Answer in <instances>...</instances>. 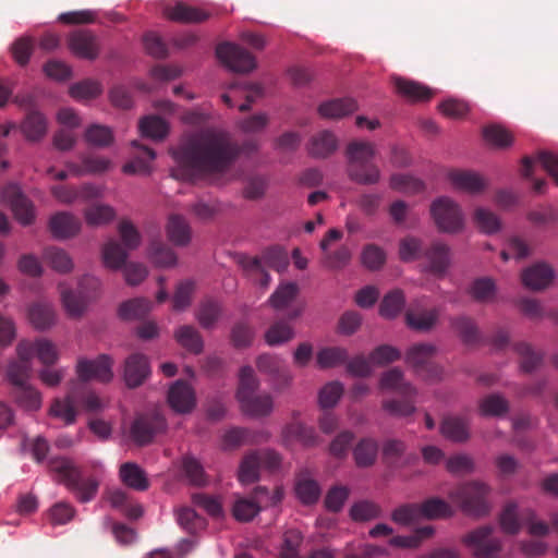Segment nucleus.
I'll use <instances>...</instances> for the list:
<instances>
[{"instance_id": "obj_1", "label": "nucleus", "mask_w": 558, "mask_h": 558, "mask_svg": "<svg viewBox=\"0 0 558 558\" xmlns=\"http://www.w3.org/2000/svg\"><path fill=\"white\" fill-rule=\"evenodd\" d=\"M254 142L239 147L226 134L214 130H202L184 137L172 150V156L184 178L217 174L227 171L239 154L255 151Z\"/></svg>"}, {"instance_id": "obj_2", "label": "nucleus", "mask_w": 558, "mask_h": 558, "mask_svg": "<svg viewBox=\"0 0 558 558\" xmlns=\"http://www.w3.org/2000/svg\"><path fill=\"white\" fill-rule=\"evenodd\" d=\"M48 468L56 480L71 492L77 501H92L99 488V481L94 476L85 477L72 460L65 457H54L48 461Z\"/></svg>"}, {"instance_id": "obj_3", "label": "nucleus", "mask_w": 558, "mask_h": 558, "mask_svg": "<svg viewBox=\"0 0 558 558\" xmlns=\"http://www.w3.org/2000/svg\"><path fill=\"white\" fill-rule=\"evenodd\" d=\"M376 147L366 141H352L345 148L347 174L349 179L361 185H375L380 181L381 172L373 161Z\"/></svg>"}, {"instance_id": "obj_4", "label": "nucleus", "mask_w": 558, "mask_h": 558, "mask_svg": "<svg viewBox=\"0 0 558 558\" xmlns=\"http://www.w3.org/2000/svg\"><path fill=\"white\" fill-rule=\"evenodd\" d=\"M490 487L480 481L462 483L451 489L448 494L452 502L468 515L485 517L490 511L488 496Z\"/></svg>"}, {"instance_id": "obj_5", "label": "nucleus", "mask_w": 558, "mask_h": 558, "mask_svg": "<svg viewBox=\"0 0 558 558\" xmlns=\"http://www.w3.org/2000/svg\"><path fill=\"white\" fill-rule=\"evenodd\" d=\"M118 231L123 246L111 239L104 245L101 252L105 266L112 270L122 268L128 258V251H133L141 244V234L130 220H121Z\"/></svg>"}, {"instance_id": "obj_6", "label": "nucleus", "mask_w": 558, "mask_h": 558, "mask_svg": "<svg viewBox=\"0 0 558 558\" xmlns=\"http://www.w3.org/2000/svg\"><path fill=\"white\" fill-rule=\"evenodd\" d=\"M100 287L99 280L90 275H85L78 282V291L74 292L64 284L59 286L62 304L65 312L72 318H78L84 313L87 302L94 298Z\"/></svg>"}, {"instance_id": "obj_7", "label": "nucleus", "mask_w": 558, "mask_h": 558, "mask_svg": "<svg viewBox=\"0 0 558 558\" xmlns=\"http://www.w3.org/2000/svg\"><path fill=\"white\" fill-rule=\"evenodd\" d=\"M430 214L437 229L444 233H458L464 228V217L460 206L449 197L433 202Z\"/></svg>"}, {"instance_id": "obj_8", "label": "nucleus", "mask_w": 558, "mask_h": 558, "mask_svg": "<svg viewBox=\"0 0 558 558\" xmlns=\"http://www.w3.org/2000/svg\"><path fill=\"white\" fill-rule=\"evenodd\" d=\"M493 532L489 525L480 526L463 535L461 542L472 550L475 558H498L501 542L493 536Z\"/></svg>"}, {"instance_id": "obj_9", "label": "nucleus", "mask_w": 558, "mask_h": 558, "mask_svg": "<svg viewBox=\"0 0 558 558\" xmlns=\"http://www.w3.org/2000/svg\"><path fill=\"white\" fill-rule=\"evenodd\" d=\"M437 349L430 343H417L409 348L405 356L407 363L412 366L415 373L426 379H438L441 369L432 359Z\"/></svg>"}, {"instance_id": "obj_10", "label": "nucleus", "mask_w": 558, "mask_h": 558, "mask_svg": "<svg viewBox=\"0 0 558 558\" xmlns=\"http://www.w3.org/2000/svg\"><path fill=\"white\" fill-rule=\"evenodd\" d=\"M1 201L11 208L20 223L28 226L34 221V205L16 183H8L2 187Z\"/></svg>"}, {"instance_id": "obj_11", "label": "nucleus", "mask_w": 558, "mask_h": 558, "mask_svg": "<svg viewBox=\"0 0 558 558\" xmlns=\"http://www.w3.org/2000/svg\"><path fill=\"white\" fill-rule=\"evenodd\" d=\"M112 366L113 360L108 354H100L95 360L82 357L77 361L76 374L82 383L94 379L108 384L113 378Z\"/></svg>"}, {"instance_id": "obj_12", "label": "nucleus", "mask_w": 558, "mask_h": 558, "mask_svg": "<svg viewBox=\"0 0 558 558\" xmlns=\"http://www.w3.org/2000/svg\"><path fill=\"white\" fill-rule=\"evenodd\" d=\"M167 427L165 417L158 413L142 414L135 417L130 427V437L138 446L153 441L154 437Z\"/></svg>"}, {"instance_id": "obj_13", "label": "nucleus", "mask_w": 558, "mask_h": 558, "mask_svg": "<svg viewBox=\"0 0 558 558\" xmlns=\"http://www.w3.org/2000/svg\"><path fill=\"white\" fill-rule=\"evenodd\" d=\"M216 56L234 72L247 73L256 68L255 58L247 50L232 43L218 45Z\"/></svg>"}, {"instance_id": "obj_14", "label": "nucleus", "mask_w": 558, "mask_h": 558, "mask_svg": "<svg viewBox=\"0 0 558 558\" xmlns=\"http://www.w3.org/2000/svg\"><path fill=\"white\" fill-rule=\"evenodd\" d=\"M257 369L269 377L275 390H282L292 381V375L286 367L284 362L271 354H262L256 360Z\"/></svg>"}, {"instance_id": "obj_15", "label": "nucleus", "mask_w": 558, "mask_h": 558, "mask_svg": "<svg viewBox=\"0 0 558 558\" xmlns=\"http://www.w3.org/2000/svg\"><path fill=\"white\" fill-rule=\"evenodd\" d=\"M72 53L81 59L94 60L100 52V43L96 34L89 29H76L68 38Z\"/></svg>"}, {"instance_id": "obj_16", "label": "nucleus", "mask_w": 558, "mask_h": 558, "mask_svg": "<svg viewBox=\"0 0 558 558\" xmlns=\"http://www.w3.org/2000/svg\"><path fill=\"white\" fill-rule=\"evenodd\" d=\"M16 352L20 361L10 363L7 371L8 378L14 388L27 384L31 372L29 361L33 357L32 342L26 340L20 341L16 347Z\"/></svg>"}, {"instance_id": "obj_17", "label": "nucleus", "mask_w": 558, "mask_h": 558, "mask_svg": "<svg viewBox=\"0 0 558 558\" xmlns=\"http://www.w3.org/2000/svg\"><path fill=\"white\" fill-rule=\"evenodd\" d=\"M168 403L179 414H186L196 407V393L194 388L185 380L173 383L168 391Z\"/></svg>"}, {"instance_id": "obj_18", "label": "nucleus", "mask_w": 558, "mask_h": 558, "mask_svg": "<svg viewBox=\"0 0 558 558\" xmlns=\"http://www.w3.org/2000/svg\"><path fill=\"white\" fill-rule=\"evenodd\" d=\"M150 375L148 357L142 353H133L124 361L123 378L129 388L141 386Z\"/></svg>"}, {"instance_id": "obj_19", "label": "nucleus", "mask_w": 558, "mask_h": 558, "mask_svg": "<svg viewBox=\"0 0 558 558\" xmlns=\"http://www.w3.org/2000/svg\"><path fill=\"white\" fill-rule=\"evenodd\" d=\"M383 462L392 469H401L417 459L415 453H407V444L403 440L389 438L381 445Z\"/></svg>"}, {"instance_id": "obj_20", "label": "nucleus", "mask_w": 558, "mask_h": 558, "mask_svg": "<svg viewBox=\"0 0 558 558\" xmlns=\"http://www.w3.org/2000/svg\"><path fill=\"white\" fill-rule=\"evenodd\" d=\"M423 258L429 272L442 277L450 266V247L440 241H434L425 247Z\"/></svg>"}, {"instance_id": "obj_21", "label": "nucleus", "mask_w": 558, "mask_h": 558, "mask_svg": "<svg viewBox=\"0 0 558 558\" xmlns=\"http://www.w3.org/2000/svg\"><path fill=\"white\" fill-rule=\"evenodd\" d=\"M439 316L437 308H426L421 301H415L405 313L407 325L417 331H428Z\"/></svg>"}, {"instance_id": "obj_22", "label": "nucleus", "mask_w": 558, "mask_h": 558, "mask_svg": "<svg viewBox=\"0 0 558 558\" xmlns=\"http://www.w3.org/2000/svg\"><path fill=\"white\" fill-rule=\"evenodd\" d=\"M392 83L396 93L411 102L428 101L434 96V92L428 86L410 78L396 76Z\"/></svg>"}, {"instance_id": "obj_23", "label": "nucleus", "mask_w": 558, "mask_h": 558, "mask_svg": "<svg viewBox=\"0 0 558 558\" xmlns=\"http://www.w3.org/2000/svg\"><path fill=\"white\" fill-rule=\"evenodd\" d=\"M78 385H81L78 381H73L65 398L54 399L49 409V414L61 420L65 425H72L76 421L77 411L75 403L78 400V396L75 387Z\"/></svg>"}, {"instance_id": "obj_24", "label": "nucleus", "mask_w": 558, "mask_h": 558, "mask_svg": "<svg viewBox=\"0 0 558 558\" xmlns=\"http://www.w3.org/2000/svg\"><path fill=\"white\" fill-rule=\"evenodd\" d=\"M81 220L68 211L57 213L51 216L49 220V230L51 234L59 240L75 236L81 231Z\"/></svg>"}, {"instance_id": "obj_25", "label": "nucleus", "mask_w": 558, "mask_h": 558, "mask_svg": "<svg viewBox=\"0 0 558 558\" xmlns=\"http://www.w3.org/2000/svg\"><path fill=\"white\" fill-rule=\"evenodd\" d=\"M555 271L546 263H536L523 270L521 279L523 284L531 290H544L554 280Z\"/></svg>"}, {"instance_id": "obj_26", "label": "nucleus", "mask_w": 558, "mask_h": 558, "mask_svg": "<svg viewBox=\"0 0 558 558\" xmlns=\"http://www.w3.org/2000/svg\"><path fill=\"white\" fill-rule=\"evenodd\" d=\"M536 163H538L558 185V156L549 151H539L536 157H524L521 168L522 175L531 178L533 167Z\"/></svg>"}, {"instance_id": "obj_27", "label": "nucleus", "mask_w": 558, "mask_h": 558, "mask_svg": "<svg viewBox=\"0 0 558 558\" xmlns=\"http://www.w3.org/2000/svg\"><path fill=\"white\" fill-rule=\"evenodd\" d=\"M165 15L175 22L181 23H201L209 19V12L189 5L184 2H178L174 5H168L165 9Z\"/></svg>"}, {"instance_id": "obj_28", "label": "nucleus", "mask_w": 558, "mask_h": 558, "mask_svg": "<svg viewBox=\"0 0 558 558\" xmlns=\"http://www.w3.org/2000/svg\"><path fill=\"white\" fill-rule=\"evenodd\" d=\"M379 388L399 396L417 395L416 388L404 379L403 372L397 367L383 373L379 379Z\"/></svg>"}, {"instance_id": "obj_29", "label": "nucleus", "mask_w": 558, "mask_h": 558, "mask_svg": "<svg viewBox=\"0 0 558 558\" xmlns=\"http://www.w3.org/2000/svg\"><path fill=\"white\" fill-rule=\"evenodd\" d=\"M448 178L456 189L470 194L481 193L486 187L484 178L473 171L453 170L449 172Z\"/></svg>"}, {"instance_id": "obj_30", "label": "nucleus", "mask_w": 558, "mask_h": 558, "mask_svg": "<svg viewBox=\"0 0 558 558\" xmlns=\"http://www.w3.org/2000/svg\"><path fill=\"white\" fill-rule=\"evenodd\" d=\"M119 476L121 482L131 489L145 492L149 487V480L145 471L134 462L121 464Z\"/></svg>"}, {"instance_id": "obj_31", "label": "nucleus", "mask_w": 558, "mask_h": 558, "mask_svg": "<svg viewBox=\"0 0 558 558\" xmlns=\"http://www.w3.org/2000/svg\"><path fill=\"white\" fill-rule=\"evenodd\" d=\"M338 148V140L330 131H320L308 142V154L314 158H326Z\"/></svg>"}, {"instance_id": "obj_32", "label": "nucleus", "mask_w": 558, "mask_h": 558, "mask_svg": "<svg viewBox=\"0 0 558 558\" xmlns=\"http://www.w3.org/2000/svg\"><path fill=\"white\" fill-rule=\"evenodd\" d=\"M435 529L432 525L417 527L410 535H396L389 539V545L395 548L416 549L423 542L434 536Z\"/></svg>"}, {"instance_id": "obj_33", "label": "nucleus", "mask_w": 558, "mask_h": 558, "mask_svg": "<svg viewBox=\"0 0 558 558\" xmlns=\"http://www.w3.org/2000/svg\"><path fill=\"white\" fill-rule=\"evenodd\" d=\"M133 146L138 147V154L129 162H126L122 170L126 174H149L151 171L150 162L156 158V153L147 147L140 145L134 141Z\"/></svg>"}, {"instance_id": "obj_34", "label": "nucleus", "mask_w": 558, "mask_h": 558, "mask_svg": "<svg viewBox=\"0 0 558 558\" xmlns=\"http://www.w3.org/2000/svg\"><path fill=\"white\" fill-rule=\"evenodd\" d=\"M242 411L253 417L267 416L271 413L274 401L270 395H254L239 400Z\"/></svg>"}, {"instance_id": "obj_35", "label": "nucleus", "mask_w": 558, "mask_h": 558, "mask_svg": "<svg viewBox=\"0 0 558 558\" xmlns=\"http://www.w3.org/2000/svg\"><path fill=\"white\" fill-rule=\"evenodd\" d=\"M440 432L452 441L463 442L470 437L469 420L463 416H447L442 420Z\"/></svg>"}, {"instance_id": "obj_36", "label": "nucleus", "mask_w": 558, "mask_h": 558, "mask_svg": "<svg viewBox=\"0 0 558 558\" xmlns=\"http://www.w3.org/2000/svg\"><path fill=\"white\" fill-rule=\"evenodd\" d=\"M21 131L27 141H40L47 133L46 118L40 112L31 110L21 123Z\"/></svg>"}, {"instance_id": "obj_37", "label": "nucleus", "mask_w": 558, "mask_h": 558, "mask_svg": "<svg viewBox=\"0 0 558 558\" xmlns=\"http://www.w3.org/2000/svg\"><path fill=\"white\" fill-rule=\"evenodd\" d=\"M357 109L356 102L352 98H337L323 102L318 107V112L326 119H341L351 114Z\"/></svg>"}, {"instance_id": "obj_38", "label": "nucleus", "mask_w": 558, "mask_h": 558, "mask_svg": "<svg viewBox=\"0 0 558 558\" xmlns=\"http://www.w3.org/2000/svg\"><path fill=\"white\" fill-rule=\"evenodd\" d=\"M378 456V444L374 438H362L353 449V458L359 468H371Z\"/></svg>"}, {"instance_id": "obj_39", "label": "nucleus", "mask_w": 558, "mask_h": 558, "mask_svg": "<svg viewBox=\"0 0 558 558\" xmlns=\"http://www.w3.org/2000/svg\"><path fill=\"white\" fill-rule=\"evenodd\" d=\"M167 234L174 245L185 246L191 241L190 225L184 217L173 214L168 219Z\"/></svg>"}, {"instance_id": "obj_40", "label": "nucleus", "mask_w": 558, "mask_h": 558, "mask_svg": "<svg viewBox=\"0 0 558 558\" xmlns=\"http://www.w3.org/2000/svg\"><path fill=\"white\" fill-rule=\"evenodd\" d=\"M421 518L428 520L446 519L453 515V509L444 499L432 497L418 504Z\"/></svg>"}, {"instance_id": "obj_41", "label": "nucleus", "mask_w": 558, "mask_h": 558, "mask_svg": "<svg viewBox=\"0 0 558 558\" xmlns=\"http://www.w3.org/2000/svg\"><path fill=\"white\" fill-rule=\"evenodd\" d=\"M298 294L299 286L295 282H284L278 286L268 302L276 311H282L292 305Z\"/></svg>"}, {"instance_id": "obj_42", "label": "nucleus", "mask_w": 558, "mask_h": 558, "mask_svg": "<svg viewBox=\"0 0 558 558\" xmlns=\"http://www.w3.org/2000/svg\"><path fill=\"white\" fill-rule=\"evenodd\" d=\"M401 399H386L381 402V408L389 415L395 417H407L416 411V395L400 396Z\"/></svg>"}, {"instance_id": "obj_43", "label": "nucleus", "mask_w": 558, "mask_h": 558, "mask_svg": "<svg viewBox=\"0 0 558 558\" xmlns=\"http://www.w3.org/2000/svg\"><path fill=\"white\" fill-rule=\"evenodd\" d=\"M140 132L144 137H148L155 141L163 140L168 132L169 125L168 123L157 116H147L141 119Z\"/></svg>"}, {"instance_id": "obj_44", "label": "nucleus", "mask_w": 558, "mask_h": 558, "mask_svg": "<svg viewBox=\"0 0 558 558\" xmlns=\"http://www.w3.org/2000/svg\"><path fill=\"white\" fill-rule=\"evenodd\" d=\"M178 343L187 351L198 354L203 351L204 342L201 333L192 326H181L174 333Z\"/></svg>"}, {"instance_id": "obj_45", "label": "nucleus", "mask_w": 558, "mask_h": 558, "mask_svg": "<svg viewBox=\"0 0 558 558\" xmlns=\"http://www.w3.org/2000/svg\"><path fill=\"white\" fill-rule=\"evenodd\" d=\"M241 266L246 275L262 288H267L270 283V275L267 268L264 267L263 262L258 257H243Z\"/></svg>"}, {"instance_id": "obj_46", "label": "nucleus", "mask_w": 558, "mask_h": 558, "mask_svg": "<svg viewBox=\"0 0 558 558\" xmlns=\"http://www.w3.org/2000/svg\"><path fill=\"white\" fill-rule=\"evenodd\" d=\"M28 318L36 329H46L54 324L53 307L47 303H35L28 310Z\"/></svg>"}, {"instance_id": "obj_47", "label": "nucleus", "mask_w": 558, "mask_h": 558, "mask_svg": "<svg viewBox=\"0 0 558 558\" xmlns=\"http://www.w3.org/2000/svg\"><path fill=\"white\" fill-rule=\"evenodd\" d=\"M349 354L344 348L328 347L318 351L317 365L320 368H332L348 362Z\"/></svg>"}, {"instance_id": "obj_48", "label": "nucleus", "mask_w": 558, "mask_h": 558, "mask_svg": "<svg viewBox=\"0 0 558 558\" xmlns=\"http://www.w3.org/2000/svg\"><path fill=\"white\" fill-rule=\"evenodd\" d=\"M153 303L145 298H136L122 303L119 307V316L122 319H137L147 315L151 310Z\"/></svg>"}, {"instance_id": "obj_49", "label": "nucleus", "mask_w": 558, "mask_h": 558, "mask_svg": "<svg viewBox=\"0 0 558 558\" xmlns=\"http://www.w3.org/2000/svg\"><path fill=\"white\" fill-rule=\"evenodd\" d=\"M262 469L258 456L254 451L246 453L239 466L238 478L242 484H251L259 478Z\"/></svg>"}, {"instance_id": "obj_50", "label": "nucleus", "mask_w": 558, "mask_h": 558, "mask_svg": "<svg viewBox=\"0 0 558 558\" xmlns=\"http://www.w3.org/2000/svg\"><path fill=\"white\" fill-rule=\"evenodd\" d=\"M258 387L259 380L257 379L253 367L250 365L241 367L239 372V387L236 391L238 400L254 396Z\"/></svg>"}, {"instance_id": "obj_51", "label": "nucleus", "mask_w": 558, "mask_h": 558, "mask_svg": "<svg viewBox=\"0 0 558 558\" xmlns=\"http://www.w3.org/2000/svg\"><path fill=\"white\" fill-rule=\"evenodd\" d=\"M257 441V434L247 428L235 427L227 430L222 437L225 449H235L244 444H254Z\"/></svg>"}, {"instance_id": "obj_52", "label": "nucleus", "mask_w": 558, "mask_h": 558, "mask_svg": "<svg viewBox=\"0 0 558 558\" xmlns=\"http://www.w3.org/2000/svg\"><path fill=\"white\" fill-rule=\"evenodd\" d=\"M474 223L485 234L497 233L501 229L499 217L489 209L478 207L474 210Z\"/></svg>"}, {"instance_id": "obj_53", "label": "nucleus", "mask_w": 558, "mask_h": 558, "mask_svg": "<svg viewBox=\"0 0 558 558\" xmlns=\"http://www.w3.org/2000/svg\"><path fill=\"white\" fill-rule=\"evenodd\" d=\"M514 351L521 359V368L525 373H531L536 369L542 361L543 354L536 352L527 342H518L514 344Z\"/></svg>"}, {"instance_id": "obj_54", "label": "nucleus", "mask_w": 558, "mask_h": 558, "mask_svg": "<svg viewBox=\"0 0 558 558\" xmlns=\"http://www.w3.org/2000/svg\"><path fill=\"white\" fill-rule=\"evenodd\" d=\"M44 258L52 269L61 274L69 272L73 268L70 255L60 247H47L44 252Z\"/></svg>"}, {"instance_id": "obj_55", "label": "nucleus", "mask_w": 558, "mask_h": 558, "mask_svg": "<svg viewBox=\"0 0 558 558\" xmlns=\"http://www.w3.org/2000/svg\"><path fill=\"white\" fill-rule=\"evenodd\" d=\"M295 494L302 504L313 505L319 499L320 487L315 480L299 477L295 483Z\"/></svg>"}, {"instance_id": "obj_56", "label": "nucleus", "mask_w": 558, "mask_h": 558, "mask_svg": "<svg viewBox=\"0 0 558 558\" xmlns=\"http://www.w3.org/2000/svg\"><path fill=\"white\" fill-rule=\"evenodd\" d=\"M451 326L459 333L464 343L473 344L480 340L478 328L472 318L466 316L452 318Z\"/></svg>"}, {"instance_id": "obj_57", "label": "nucleus", "mask_w": 558, "mask_h": 558, "mask_svg": "<svg viewBox=\"0 0 558 558\" xmlns=\"http://www.w3.org/2000/svg\"><path fill=\"white\" fill-rule=\"evenodd\" d=\"M149 258L158 267H170L177 263L174 252L161 241L150 243Z\"/></svg>"}, {"instance_id": "obj_58", "label": "nucleus", "mask_w": 558, "mask_h": 558, "mask_svg": "<svg viewBox=\"0 0 558 558\" xmlns=\"http://www.w3.org/2000/svg\"><path fill=\"white\" fill-rule=\"evenodd\" d=\"M294 337L293 328L286 322L274 323L265 333V341L268 345L276 347L288 342Z\"/></svg>"}, {"instance_id": "obj_59", "label": "nucleus", "mask_w": 558, "mask_h": 558, "mask_svg": "<svg viewBox=\"0 0 558 558\" xmlns=\"http://www.w3.org/2000/svg\"><path fill=\"white\" fill-rule=\"evenodd\" d=\"M391 520L402 526H409L421 518L418 504L409 502L395 508L390 514Z\"/></svg>"}, {"instance_id": "obj_60", "label": "nucleus", "mask_w": 558, "mask_h": 558, "mask_svg": "<svg viewBox=\"0 0 558 558\" xmlns=\"http://www.w3.org/2000/svg\"><path fill=\"white\" fill-rule=\"evenodd\" d=\"M509 403L500 395L492 393L480 402V412L484 416H500L508 412Z\"/></svg>"}, {"instance_id": "obj_61", "label": "nucleus", "mask_w": 558, "mask_h": 558, "mask_svg": "<svg viewBox=\"0 0 558 558\" xmlns=\"http://www.w3.org/2000/svg\"><path fill=\"white\" fill-rule=\"evenodd\" d=\"M221 315V306L217 301L206 300L201 303L197 311V319L199 325L205 329L215 326Z\"/></svg>"}, {"instance_id": "obj_62", "label": "nucleus", "mask_w": 558, "mask_h": 558, "mask_svg": "<svg viewBox=\"0 0 558 558\" xmlns=\"http://www.w3.org/2000/svg\"><path fill=\"white\" fill-rule=\"evenodd\" d=\"M13 397L15 401L26 410L35 411L40 408V393L33 387L26 385L14 388Z\"/></svg>"}, {"instance_id": "obj_63", "label": "nucleus", "mask_w": 558, "mask_h": 558, "mask_svg": "<svg viewBox=\"0 0 558 558\" xmlns=\"http://www.w3.org/2000/svg\"><path fill=\"white\" fill-rule=\"evenodd\" d=\"M386 555L384 547L374 544H349L343 549V558H378Z\"/></svg>"}, {"instance_id": "obj_64", "label": "nucleus", "mask_w": 558, "mask_h": 558, "mask_svg": "<svg viewBox=\"0 0 558 558\" xmlns=\"http://www.w3.org/2000/svg\"><path fill=\"white\" fill-rule=\"evenodd\" d=\"M302 542L303 536L300 531L293 529L286 531L280 547V558H301L300 546Z\"/></svg>"}]
</instances>
